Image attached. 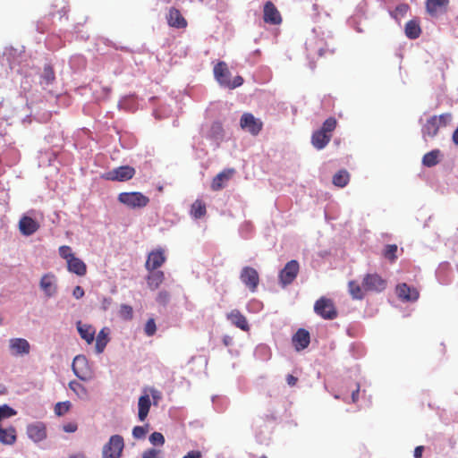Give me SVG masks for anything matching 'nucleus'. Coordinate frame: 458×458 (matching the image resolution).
<instances>
[{"label": "nucleus", "instance_id": "31", "mask_svg": "<svg viewBox=\"0 0 458 458\" xmlns=\"http://www.w3.org/2000/svg\"><path fill=\"white\" fill-rule=\"evenodd\" d=\"M421 29L417 21L411 20L405 24V35L411 39H416L420 37Z\"/></svg>", "mask_w": 458, "mask_h": 458}, {"label": "nucleus", "instance_id": "57", "mask_svg": "<svg viewBox=\"0 0 458 458\" xmlns=\"http://www.w3.org/2000/svg\"><path fill=\"white\" fill-rule=\"evenodd\" d=\"M360 386H357V388L352 393V402L356 403L359 399Z\"/></svg>", "mask_w": 458, "mask_h": 458}, {"label": "nucleus", "instance_id": "10", "mask_svg": "<svg viewBox=\"0 0 458 458\" xmlns=\"http://www.w3.org/2000/svg\"><path fill=\"white\" fill-rule=\"evenodd\" d=\"M241 281L250 291L255 292L259 284V276L258 271L251 267H244L240 274Z\"/></svg>", "mask_w": 458, "mask_h": 458}, {"label": "nucleus", "instance_id": "53", "mask_svg": "<svg viewBox=\"0 0 458 458\" xmlns=\"http://www.w3.org/2000/svg\"><path fill=\"white\" fill-rule=\"evenodd\" d=\"M64 430L69 433L74 432L77 430V425L75 423H68L64 426Z\"/></svg>", "mask_w": 458, "mask_h": 458}, {"label": "nucleus", "instance_id": "44", "mask_svg": "<svg viewBox=\"0 0 458 458\" xmlns=\"http://www.w3.org/2000/svg\"><path fill=\"white\" fill-rule=\"evenodd\" d=\"M58 252L60 257L65 259L66 262L75 256L72 251V248L68 245L60 246Z\"/></svg>", "mask_w": 458, "mask_h": 458}, {"label": "nucleus", "instance_id": "7", "mask_svg": "<svg viewBox=\"0 0 458 458\" xmlns=\"http://www.w3.org/2000/svg\"><path fill=\"white\" fill-rule=\"evenodd\" d=\"M72 369L73 373L81 380L88 381L93 377V372L89 365L88 360L84 355H77L73 359Z\"/></svg>", "mask_w": 458, "mask_h": 458}, {"label": "nucleus", "instance_id": "60", "mask_svg": "<svg viewBox=\"0 0 458 458\" xmlns=\"http://www.w3.org/2000/svg\"><path fill=\"white\" fill-rule=\"evenodd\" d=\"M453 141L458 145V127L455 129V131L453 133Z\"/></svg>", "mask_w": 458, "mask_h": 458}, {"label": "nucleus", "instance_id": "23", "mask_svg": "<svg viewBox=\"0 0 458 458\" xmlns=\"http://www.w3.org/2000/svg\"><path fill=\"white\" fill-rule=\"evenodd\" d=\"M331 139V136H328L318 129L311 135V144L316 149L320 150L326 148Z\"/></svg>", "mask_w": 458, "mask_h": 458}, {"label": "nucleus", "instance_id": "5", "mask_svg": "<svg viewBox=\"0 0 458 458\" xmlns=\"http://www.w3.org/2000/svg\"><path fill=\"white\" fill-rule=\"evenodd\" d=\"M136 174L135 168L130 165H122L114 168L102 174L106 181L126 182L131 180Z\"/></svg>", "mask_w": 458, "mask_h": 458}, {"label": "nucleus", "instance_id": "13", "mask_svg": "<svg viewBox=\"0 0 458 458\" xmlns=\"http://www.w3.org/2000/svg\"><path fill=\"white\" fill-rule=\"evenodd\" d=\"M166 257L163 249L158 248L151 250L145 263V267L148 271L157 270L158 267L163 266L165 262Z\"/></svg>", "mask_w": 458, "mask_h": 458}, {"label": "nucleus", "instance_id": "39", "mask_svg": "<svg viewBox=\"0 0 458 458\" xmlns=\"http://www.w3.org/2000/svg\"><path fill=\"white\" fill-rule=\"evenodd\" d=\"M337 125V121L335 117L327 118L322 124L319 129L321 131L325 132L328 136H333V131L335 130Z\"/></svg>", "mask_w": 458, "mask_h": 458}, {"label": "nucleus", "instance_id": "25", "mask_svg": "<svg viewBox=\"0 0 458 458\" xmlns=\"http://www.w3.org/2000/svg\"><path fill=\"white\" fill-rule=\"evenodd\" d=\"M165 280V274L160 270H151L148 271V275L147 276V284L148 286L151 290L157 289Z\"/></svg>", "mask_w": 458, "mask_h": 458}, {"label": "nucleus", "instance_id": "40", "mask_svg": "<svg viewBox=\"0 0 458 458\" xmlns=\"http://www.w3.org/2000/svg\"><path fill=\"white\" fill-rule=\"evenodd\" d=\"M70 388L81 398H86L88 396V391L86 387L78 381H71L69 383Z\"/></svg>", "mask_w": 458, "mask_h": 458}, {"label": "nucleus", "instance_id": "8", "mask_svg": "<svg viewBox=\"0 0 458 458\" xmlns=\"http://www.w3.org/2000/svg\"><path fill=\"white\" fill-rule=\"evenodd\" d=\"M300 271L299 262L295 259L288 261L279 272L278 278L282 286L291 284L297 277Z\"/></svg>", "mask_w": 458, "mask_h": 458}, {"label": "nucleus", "instance_id": "18", "mask_svg": "<svg viewBox=\"0 0 458 458\" xmlns=\"http://www.w3.org/2000/svg\"><path fill=\"white\" fill-rule=\"evenodd\" d=\"M166 20L168 25L173 28L185 29L188 25L185 18L182 15L181 12L175 7H171L169 9Z\"/></svg>", "mask_w": 458, "mask_h": 458}, {"label": "nucleus", "instance_id": "35", "mask_svg": "<svg viewBox=\"0 0 458 458\" xmlns=\"http://www.w3.org/2000/svg\"><path fill=\"white\" fill-rule=\"evenodd\" d=\"M207 213V208H206V204L199 200V199H197L196 201H194L191 207V215L198 219V218H201L202 216H204Z\"/></svg>", "mask_w": 458, "mask_h": 458}, {"label": "nucleus", "instance_id": "12", "mask_svg": "<svg viewBox=\"0 0 458 458\" xmlns=\"http://www.w3.org/2000/svg\"><path fill=\"white\" fill-rule=\"evenodd\" d=\"M395 293L400 300L407 302H414L420 298V292L417 288L410 286L405 283L396 285Z\"/></svg>", "mask_w": 458, "mask_h": 458}, {"label": "nucleus", "instance_id": "34", "mask_svg": "<svg viewBox=\"0 0 458 458\" xmlns=\"http://www.w3.org/2000/svg\"><path fill=\"white\" fill-rule=\"evenodd\" d=\"M440 150L434 149L426 153L422 157V164L427 167H432L439 162Z\"/></svg>", "mask_w": 458, "mask_h": 458}, {"label": "nucleus", "instance_id": "47", "mask_svg": "<svg viewBox=\"0 0 458 458\" xmlns=\"http://www.w3.org/2000/svg\"><path fill=\"white\" fill-rule=\"evenodd\" d=\"M142 458H163L162 451L155 448H149L143 452Z\"/></svg>", "mask_w": 458, "mask_h": 458}, {"label": "nucleus", "instance_id": "19", "mask_svg": "<svg viewBox=\"0 0 458 458\" xmlns=\"http://www.w3.org/2000/svg\"><path fill=\"white\" fill-rule=\"evenodd\" d=\"M226 318L236 327L242 329V331H249L250 326L247 321L246 317L239 310H233L226 315Z\"/></svg>", "mask_w": 458, "mask_h": 458}, {"label": "nucleus", "instance_id": "21", "mask_svg": "<svg viewBox=\"0 0 458 458\" xmlns=\"http://www.w3.org/2000/svg\"><path fill=\"white\" fill-rule=\"evenodd\" d=\"M310 342V333L303 328H300L293 336V344L297 351L308 347Z\"/></svg>", "mask_w": 458, "mask_h": 458}, {"label": "nucleus", "instance_id": "29", "mask_svg": "<svg viewBox=\"0 0 458 458\" xmlns=\"http://www.w3.org/2000/svg\"><path fill=\"white\" fill-rule=\"evenodd\" d=\"M55 75L53 67L50 64H45L43 72L40 73V85L45 88L54 82Z\"/></svg>", "mask_w": 458, "mask_h": 458}, {"label": "nucleus", "instance_id": "17", "mask_svg": "<svg viewBox=\"0 0 458 458\" xmlns=\"http://www.w3.org/2000/svg\"><path fill=\"white\" fill-rule=\"evenodd\" d=\"M39 286L47 297L54 296L57 291L55 276L52 273L44 275L40 279Z\"/></svg>", "mask_w": 458, "mask_h": 458}, {"label": "nucleus", "instance_id": "41", "mask_svg": "<svg viewBox=\"0 0 458 458\" xmlns=\"http://www.w3.org/2000/svg\"><path fill=\"white\" fill-rule=\"evenodd\" d=\"M16 411L7 404L0 405V424L4 419L16 415Z\"/></svg>", "mask_w": 458, "mask_h": 458}, {"label": "nucleus", "instance_id": "42", "mask_svg": "<svg viewBox=\"0 0 458 458\" xmlns=\"http://www.w3.org/2000/svg\"><path fill=\"white\" fill-rule=\"evenodd\" d=\"M119 316L124 320H131L133 318L132 307L127 304H122L119 310Z\"/></svg>", "mask_w": 458, "mask_h": 458}, {"label": "nucleus", "instance_id": "50", "mask_svg": "<svg viewBox=\"0 0 458 458\" xmlns=\"http://www.w3.org/2000/svg\"><path fill=\"white\" fill-rule=\"evenodd\" d=\"M169 299V293L165 291H162L157 294V301L160 304L165 305Z\"/></svg>", "mask_w": 458, "mask_h": 458}, {"label": "nucleus", "instance_id": "51", "mask_svg": "<svg viewBox=\"0 0 458 458\" xmlns=\"http://www.w3.org/2000/svg\"><path fill=\"white\" fill-rule=\"evenodd\" d=\"M85 293H84V290L82 287L77 285L74 287L73 289V292H72V295L74 298L76 299H81L84 296Z\"/></svg>", "mask_w": 458, "mask_h": 458}, {"label": "nucleus", "instance_id": "3", "mask_svg": "<svg viewBox=\"0 0 458 458\" xmlns=\"http://www.w3.org/2000/svg\"><path fill=\"white\" fill-rule=\"evenodd\" d=\"M117 199L121 204L132 209L143 208L149 203V198L140 191L121 192Z\"/></svg>", "mask_w": 458, "mask_h": 458}, {"label": "nucleus", "instance_id": "54", "mask_svg": "<svg viewBox=\"0 0 458 458\" xmlns=\"http://www.w3.org/2000/svg\"><path fill=\"white\" fill-rule=\"evenodd\" d=\"M297 381H298L297 377H294V376H293V375H288V376L286 377V382H287V384H288L289 386H295V385H296V383H297Z\"/></svg>", "mask_w": 458, "mask_h": 458}, {"label": "nucleus", "instance_id": "11", "mask_svg": "<svg viewBox=\"0 0 458 458\" xmlns=\"http://www.w3.org/2000/svg\"><path fill=\"white\" fill-rule=\"evenodd\" d=\"M363 288L369 292H381L386 289V282L377 274H368L363 278Z\"/></svg>", "mask_w": 458, "mask_h": 458}, {"label": "nucleus", "instance_id": "62", "mask_svg": "<svg viewBox=\"0 0 458 458\" xmlns=\"http://www.w3.org/2000/svg\"><path fill=\"white\" fill-rule=\"evenodd\" d=\"M260 458H267V456H265V455H262Z\"/></svg>", "mask_w": 458, "mask_h": 458}, {"label": "nucleus", "instance_id": "38", "mask_svg": "<svg viewBox=\"0 0 458 458\" xmlns=\"http://www.w3.org/2000/svg\"><path fill=\"white\" fill-rule=\"evenodd\" d=\"M398 247L396 244H387L383 250V256L390 262H394L397 259Z\"/></svg>", "mask_w": 458, "mask_h": 458}, {"label": "nucleus", "instance_id": "15", "mask_svg": "<svg viewBox=\"0 0 458 458\" xmlns=\"http://www.w3.org/2000/svg\"><path fill=\"white\" fill-rule=\"evenodd\" d=\"M263 20L266 23L272 25H279L282 22L279 11L271 1H267L264 4Z\"/></svg>", "mask_w": 458, "mask_h": 458}, {"label": "nucleus", "instance_id": "30", "mask_svg": "<svg viewBox=\"0 0 458 458\" xmlns=\"http://www.w3.org/2000/svg\"><path fill=\"white\" fill-rule=\"evenodd\" d=\"M109 329L106 327L102 328L96 339V351L98 353H101L104 352L106 344L109 342Z\"/></svg>", "mask_w": 458, "mask_h": 458}, {"label": "nucleus", "instance_id": "28", "mask_svg": "<svg viewBox=\"0 0 458 458\" xmlns=\"http://www.w3.org/2000/svg\"><path fill=\"white\" fill-rule=\"evenodd\" d=\"M16 440V431L14 428L9 427L4 428L0 424V443L4 445H13Z\"/></svg>", "mask_w": 458, "mask_h": 458}, {"label": "nucleus", "instance_id": "46", "mask_svg": "<svg viewBox=\"0 0 458 458\" xmlns=\"http://www.w3.org/2000/svg\"><path fill=\"white\" fill-rule=\"evenodd\" d=\"M149 441L154 445H163L165 444V437L160 432H154L150 435Z\"/></svg>", "mask_w": 458, "mask_h": 458}, {"label": "nucleus", "instance_id": "45", "mask_svg": "<svg viewBox=\"0 0 458 458\" xmlns=\"http://www.w3.org/2000/svg\"><path fill=\"white\" fill-rule=\"evenodd\" d=\"M145 334L148 336H152L156 334L157 326L154 318H149L144 327Z\"/></svg>", "mask_w": 458, "mask_h": 458}, {"label": "nucleus", "instance_id": "2", "mask_svg": "<svg viewBox=\"0 0 458 458\" xmlns=\"http://www.w3.org/2000/svg\"><path fill=\"white\" fill-rule=\"evenodd\" d=\"M214 76L221 86L228 89H235L242 85L243 78L240 75L234 77L233 81L230 80V71L227 64L221 61L218 62L214 67Z\"/></svg>", "mask_w": 458, "mask_h": 458}, {"label": "nucleus", "instance_id": "33", "mask_svg": "<svg viewBox=\"0 0 458 458\" xmlns=\"http://www.w3.org/2000/svg\"><path fill=\"white\" fill-rule=\"evenodd\" d=\"M11 349L14 354H21L29 352V343L25 339H13L11 341Z\"/></svg>", "mask_w": 458, "mask_h": 458}, {"label": "nucleus", "instance_id": "1", "mask_svg": "<svg viewBox=\"0 0 458 458\" xmlns=\"http://www.w3.org/2000/svg\"><path fill=\"white\" fill-rule=\"evenodd\" d=\"M452 114L445 113L440 115L429 117L422 126L421 132L423 138H434L438 133L440 127H445L452 121Z\"/></svg>", "mask_w": 458, "mask_h": 458}, {"label": "nucleus", "instance_id": "61", "mask_svg": "<svg viewBox=\"0 0 458 458\" xmlns=\"http://www.w3.org/2000/svg\"><path fill=\"white\" fill-rule=\"evenodd\" d=\"M158 394H159V393H158L157 391H155V390H154V391L152 392V395H153V398H154V399L158 398V397H159V395H158Z\"/></svg>", "mask_w": 458, "mask_h": 458}, {"label": "nucleus", "instance_id": "48", "mask_svg": "<svg viewBox=\"0 0 458 458\" xmlns=\"http://www.w3.org/2000/svg\"><path fill=\"white\" fill-rule=\"evenodd\" d=\"M20 230L24 235H29V216L24 215L20 220Z\"/></svg>", "mask_w": 458, "mask_h": 458}, {"label": "nucleus", "instance_id": "16", "mask_svg": "<svg viewBox=\"0 0 458 458\" xmlns=\"http://www.w3.org/2000/svg\"><path fill=\"white\" fill-rule=\"evenodd\" d=\"M234 174L235 170L233 168H226L223 170L213 178L211 182V189L214 191L222 190L225 187Z\"/></svg>", "mask_w": 458, "mask_h": 458}, {"label": "nucleus", "instance_id": "20", "mask_svg": "<svg viewBox=\"0 0 458 458\" xmlns=\"http://www.w3.org/2000/svg\"><path fill=\"white\" fill-rule=\"evenodd\" d=\"M449 0H427L426 9L431 16H437L446 11Z\"/></svg>", "mask_w": 458, "mask_h": 458}, {"label": "nucleus", "instance_id": "14", "mask_svg": "<svg viewBox=\"0 0 458 458\" xmlns=\"http://www.w3.org/2000/svg\"><path fill=\"white\" fill-rule=\"evenodd\" d=\"M311 51L313 52L314 55L318 56V58L329 60L335 55L336 48L327 42L319 39L315 42Z\"/></svg>", "mask_w": 458, "mask_h": 458}, {"label": "nucleus", "instance_id": "9", "mask_svg": "<svg viewBox=\"0 0 458 458\" xmlns=\"http://www.w3.org/2000/svg\"><path fill=\"white\" fill-rule=\"evenodd\" d=\"M242 129L249 131L251 135H258L262 128L263 123L250 113H244L240 120Z\"/></svg>", "mask_w": 458, "mask_h": 458}, {"label": "nucleus", "instance_id": "27", "mask_svg": "<svg viewBox=\"0 0 458 458\" xmlns=\"http://www.w3.org/2000/svg\"><path fill=\"white\" fill-rule=\"evenodd\" d=\"M47 437L46 426L42 422H36L30 426V439L39 442Z\"/></svg>", "mask_w": 458, "mask_h": 458}, {"label": "nucleus", "instance_id": "56", "mask_svg": "<svg viewBox=\"0 0 458 458\" xmlns=\"http://www.w3.org/2000/svg\"><path fill=\"white\" fill-rule=\"evenodd\" d=\"M424 447L422 445H419L415 447L414 449V457L415 458H421L422 453H423Z\"/></svg>", "mask_w": 458, "mask_h": 458}, {"label": "nucleus", "instance_id": "49", "mask_svg": "<svg viewBox=\"0 0 458 458\" xmlns=\"http://www.w3.org/2000/svg\"><path fill=\"white\" fill-rule=\"evenodd\" d=\"M146 434H147V429L144 427L136 426L132 429V436L137 439L145 437Z\"/></svg>", "mask_w": 458, "mask_h": 458}, {"label": "nucleus", "instance_id": "55", "mask_svg": "<svg viewBox=\"0 0 458 458\" xmlns=\"http://www.w3.org/2000/svg\"><path fill=\"white\" fill-rule=\"evenodd\" d=\"M38 228H39V224L37 221L30 218V234L35 233Z\"/></svg>", "mask_w": 458, "mask_h": 458}, {"label": "nucleus", "instance_id": "6", "mask_svg": "<svg viewBox=\"0 0 458 458\" xmlns=\"http://www.w3.org/2000/svg\"><path fill=\"white\" fill-rule=\"evenodd\" d=\"M314 310L324 319L332 320L337 317L333 301L326 297H321L315 302Z\"/></svg>", "mask_w": 458, "mask_h": 458}, {"label": "nucleus", "instance_id": "24", "mask_svg": "<svg viewBox=\"0 0 458 458\" xmlns=\"http://www.w3.org/2000/svg\"><path fill=\"white\" fill-rule=\"evenodd\" d=\"M77 330L80 336L85 340L87 344H90L94 341L96 329L91 325L83 324L81 321H78Z\"/></svg>", "mask_w": 458, "mask_h": 458}, {"label": "nucleus", "instance_id": "26", "mask_svg": "<svg viewBox=\"0 0 458 458\" xmlns=\"http://www.w3.org/2000/svg\"><path fill=\"white\" fill-rule=\"evenodd\" d=\"M151 406L150 397L148 394L141 395L138 402V417L140 421H144L149 412Z\"/></svg>", "mask_w": 458, "mask_h": 458}, {"label": "nucleus", "instance_id": "22", "mask_svg": "<svg viewBox=\"0 0 458 458\" xmlns=\"http://www.w3.org/2000/svg\"><path fill=\"white\" fill-rule=\"evenodd\" d=\"M67 269L69 272L73 273L79 276H83L87 273V266L83 260L77 257L72 258L67 262Z\"/></svg>", "mask_w": 458, "mask_h": 458}, {"label": "nucleus", "instance_id": "58", "mask_svg": "<svg viewBox=\"0 0 458 458\" xmlns=\"http://www.w3.org/2000/svg\"><path fill=\"white\" fill-rule=\"evenodd\" d=\"M408 9H409L408 4H400L399 6H397L395 11L403 14L408 11Z\"/></svg>", "mask_w": 458, "mask_h": 458}, {"label": "nucleus", "instance_id": "36", "mask_svg": "<svg viewBox=\"0 0 458 458\" xmlns=\"http://www.w3.org/2000/svg\"><path fill=\"white\" fill-rule=\"evenodd\" d=\"M350 174L346 170H340L333 176L334 185L343 188L348 184Z\"/></svg>", "mask_w": 458, "mask_h": 458}, {"label": "nucleus", "instance_id": "59", "mask_svg": "<svg viewBox=\"0 0 458 458\" xmlns=\"http://www.w3.org/2000/svg\"><path fill=\"white\" fill-rule=\"evenodd\" d=\"M233 343V338L230 336V335H225L223 337V344L225 345V346H229L231 345Z\"/></svg>", "mask_w": 458, "mask_h": 458}, {"label": "nucleus", "instance_id": "43", "mask_svg": "<svg viewBox=\"0 0 458 458\" xmlns=\"http://www.w3.org/2000/svg\"><path fill=\"white\" fill-rule=\"evenodd\" d=\"M71 408V403L69 401L57 403L55 406V413L57 416L64 415Z\"/></svg>", "mask_w": 458, "mask_h": 458}, {"label": "nucleus", "instance_id": "37", "mask_svg": "<svg viewBox=\"0 0 458 458\" xmlns=\"http://www.w3.org/2000/svg\"><path fill=\"white\" fill-rule=\"evenodd\" d=\"M349 293L353 299L362 300L364 293L360 284L355 281H350L348 284Z\"/></svg>", "mask_w": 458, "mask_h": 458}, {"label": "nucleus", "instance_id": "52", "mask_svg": "<svg viewBox=\"0 0 458 458\" xmlns=\"http://www.w3.org/2000/svg\"><path fill=\"white\" fill-rule=\"evenodd\" d=\"M182 458H201V453L198 450L188 452Z\"/></svg>", "mask_w": 458, "mask_h": 458}, {"label": "nucleus", "instance_id": "4", "mask_svg": "<svg viewBox=\"0 0 458 458\" xmlns=\"http://www.w3.org/2000/svg\"><path fill=\"white\" fill-rule=\"evenodd\" d=\"M123 447V438L119 435H114L103 446L102 458H120Z\"/></svg>", "mask_w": 458, "mask_h": 458}, {"label": "nucleus", "instance_id": "32", "mask_svg": "<svg viewBox=\"0 0 458 458\" xmlns=\"http://www.w3.org/2000/svg\"><path fill=\"white\" fill-rule=\"evenodd\" d=\"M68 11L69 9L66 3H64V1H57L52 4L49 13L53 17L58 16L61 20L67 14Z\"/></svg>", "mask_w": 458, "mask_h": 458}]
</instances>
